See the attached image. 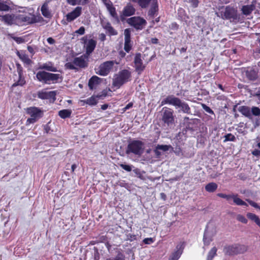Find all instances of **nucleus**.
<instances>
[{
    "instance_id": "nucleus-1",
    "label": "nucleus",
    "mask_w": 260,
    "mask_h": 260,
    "mask_svg": "<svg viewBox=\"0 0 260 260\" xmlns=\"http://www.w3.org/2000/svg\"><path fill=\"white\" fill-rule=\"evenodd\" d=\"M36 78L39 81L42 83L50 84L56 83L59 79H61V76L59 74L39 71L36 74Z\"/></svg>"
},
{
    "instance_id": "nucleus-2",
    "label": "nucleus",
    "mask_w": 260,
    "mask_h": 260,
    "mask_svg": "<svg viewBox=\"0 0 260 260\" xmlns=\"http://www.w3.org/2000/svg\"><path fill=\"white\" fill-rule=\"evenodd\" d=\"M144 144L139 140H133L129 143L126 150V153L129 154L133 153L135 155L140 156L144 152Z\"/></svg>"
},
{
    "instance_id": "nucleus-3",
    "label": "nucleus",
    "mask_w": 260,
    "mask_h": 260,
    "mask_svg": "<svg viewBox=\"0 0 260 260\" xmlns=\"http://www.w3.org/2000/svg\"><path fill=\"white\" fill-rule=\"evenodd\" d=\"M216 233V228L213 226H207L203 237L204 246L203 248L204 249H207L211 242L214 240Z\"/></svg>"
},
{
    "instance_id": "nucleus-4",
    "label": "nucleus",
    "mask_w": 260,
    "mask_h": 260,
    "mask_svg": "<svg viewBox=\"0 0 260 260\" xmlns=\"http://www.w3.org/2000/svg\"><path fill=\"white\" fill-rule=\"evenodd\" d=\"M131 76V73L126 70L119 72L115 75L113 79V85L119 88L124 83L127 82Z\"/></svg>"
},
{
    "instance_id": "nucleus-5",
    "label": "nucleus",
    "mask_w": 260,
    "mask_h": 260,
    "mask_svg": "<svg viewBox=\"0 0 260 260\" xmlns=\"http://www.w3.org/2000/svg\"><path fill=\"white\" fill-rule=\"evenodd\" d=\"M27 113L30 115V118L26 120V124L34 123L36 122L39 119L42 117L43 111L40 109L31 107L27 109Z\"/></svg>"
},
{
    "instance_id": "nucleus-6",
    "label": "nucleus",
    "mask_w": 260,
    "mask_h": 260,
    "mask_svg": "<svg viewBox=\"0 0 260 260\" xmlns=\"http://www.w3.org/2000/svg\"><path fill=\"white\" fill-rule=\"evenodd\" d=\"M217 16L223 19H236L237 18V10L233 7L227 6L222 8L218 13H216Z\"/></svg>"
},
{
    "instance_id": "nucleus-7",
    "label": "nucleus",
    "mask_w": 260,
    "mask_h": 260,
    "mask_svg": "<svg viewBox=\"0 0 260 260\" xmlns=\"http://www.w3.org/2000/svg\"><path fill=\"white\" fill-rule=\"evenodd\" d=\"M115 63H118L113 60L106 61L95 69V73L101 76H106L110 73Z\"/></svg>"
},
{
    "instance_id": "nucleus-8",
    "label": "nucleus",
    "mask_w": 260,
    "mask_h": 260,
    "mask_svg": "<svg viewBox=\"0 0 260 260\" xmlns=\"http://www.w3.org/2000/svg\"><path fill=\"white\" fill-rule=\"evenodd\" d=\"M127 22L136 29H142L146 24V21L140 17H133L128 18Z\"/></svg>"
},
{
    "instance_id": "nucleus-9",
    "label": "nucleus",
    "mask_w": 260,
    "mask_h": 260,
    "mask_svg": "<svg viewBox=\"0 0 260 260\" xmlns=\"http://www.w3.org/2000/svg\"><path fill=\"white\" fill-rule=\"evenodd\" d=\"M56 94L55 91H47L46 89H43L38 92V97L41 99L54 101L55 99Z\"/></svg>"
},
{
    "instance_id": "nucleus-10",
    "label": "nucleus",
    "mask_w": 260,
    "mask_h": 260,
    "mask_svg": "<svg viewBox=\"0 0 260 260\" xmlns=\"http://www.w3.org/2000/svg\"><path fill=\"white\" fill-rule=\"evenodd\" d=\"M35 18L30 14H20L17 16V24L21 25L22 23L29 24L34 22Z\"/></svg>"
},
{
    "instance_id": "nucleus-11",
    "label": "nucleus",
    "mask_w": 260,
    "mask_h": 260,
    "mask_svg": "<svg viewBox=\"0 0 260 260\" xmlns=\"http://www.w3.org/2000/svg\"><path fill=\"white\" fill-rule=\"evenodd\" d=\"M163 111V121L168 125L170 124H172L174 120L173 111L171 109L167 107L164 108Z\"/></svg>"
},
{
    "instance_id": "nucleus-12",
    "label": "nucleus",
    "mask_w": 260,
    "mask_h": 260,
    "mask_svg": "<svg viewBox=\"0 0 260 260\" xmlns=\"http://www.w3.org/2000/svg\"><path fill=\"white\" fill-rule=\"evenodd\" d=\"M181 100L174 95H169L165 99L163 100L161 102V105L163 106L165 104H169L175 106L177 108Z\"/></svg>"
},
{
    "instance_id": "nucleus-13",
    "label": "nucleus",
    "mask_w": 260,
    "mask_h": 260,
    "mask_svg": "<svg viewBox=\"0 0 260 260\" xmlns=\"http://www.w3.org/2000/svg\"><path fill=\"white\" fill-rule=\"evenodd\" d=\"M0 20L3 21L7 25L17 24V16H15L13 14H6L0 16Z\"/></svg>"
},
{
    "instance_id": "nucleus-14",
    "label": "nucleus",
    "mask_w": 260,
    "mask_h": 260,
    "mask_svg": "<svg viewBox=\"0 0 260 260\" xmlns=\"http://www.w3.org/2000/svg\"><path fill=\"white\" fill-rule=\"evenodd\" d=\"M134 64L136 70L139 73H140L145 69V66L143 63L141 55L140 53L136 54L135 57Z\"/></svg>"
},
{
    "instance_id": "nucleus-15",
    "label": "nucleus",
    "mask_w": 260,
    "mask_h": 260,
    "mask_svg": "<svg viewBox=\"0 0 260 260\" xmlns=\"http://www.w3.org/2000/svg\"><path fill=\"white\" fill-rule=\"evenodd\" d=\"M81 12L82 8L81 7H77L73 11L67 15V20L69 22L73 21L81 15Z\"/></svg>"
},
{
    "instance_id": "nucleus-16",
    "label": "nucleus",
    "mask_w": 260,
    "mask_h": 260,
    "mask_svg": "<svg viewBox=\"0 0 260 260\" xmlns=\"http://www.w3.org/2000/svg\"><path fill=\"white\" fill-rule=\"evenodd\" d=\"M131 30L126 28L124 30V47L125 51L128 52L131 49L132 45L131 43Z\"/></svg>"
},
{
    "instance_id": "nucleus-17",
    "label": "nucleus",
    "mask_w": 260,
    "mask_h": 260,
    "mask_svg": "<svg viewBox=\"0 0 260 260\" xmlns=\"http://www.w3.org/2000/svg\"><path fill=\"white\" fill-rule=\"evenodd\" d=\"M135 9L133 6L131 4L128 3L124 7L122 11L121 17L133 15L135 14Z\"/></svg>"
},
{
    "instance_id": "nucleus-18",
    "label": "nucleus",
    "mask_w": 260,
    "mask_h": 260,
    "mask_svg": "<svg viewBox=\"0 0 260 260\" xmlns=\"http://www.w3.org/2000/svg\"><path fill=\"white\" fill-rule=\"evenodd\" d=\"M51 5V0H47L43 5L41 8V12L42 15L46 17L49 18L51 16V14L49 10V8Z\"/></svg>"
},
{
    "instance_id": "nucleus-19",
    "label": "nucleus",
    "mask_w": 260,
    "mask_h": 260,
    "mask_svg": "<svg viewBox=\"0 0 260 260\" xmlns=\"http://www.w3.org/2000/svg\"><path fill=\"white\" fill-rule=\"evenodd\" d=\"M38 69L45 70L49 72H56L57 69L51 62H47L39 66Z\"/></svg>"
},
{
    "instance_id": "nucleus-20",
    "label": "nucleus",
    "mask_w": 260,
    "mask_h": 260,
    "mask_svg": "<svg viewBox=\"0 0 260 260\" xmlns=\"http://www.w3.org/2000/svg\"><path fill=\"white\" fill-rule=\"evenodd\" d=\"M85 47L87 54H90L94 49L96 45V41L93 39L89 40L87 42H84Z\"/></svg>"
},
{
    "instance_id": "nucleus-21",
    "label": "nucleus",
    "mask_w": 260,
    "mask_h": 260,
    "mask_svg": "<svg viewBox=\"0 0 260 260\" xmlns=\"http://www.w3.org/2000/svg\"><path fill=\"white\" fill-rule=\"evenodd\" d=\"M176 248L177 250L171 255L169 260H178L180 257L183 249L182 245H177Z\"/></svg>"
},
{
    "instance_id": "nucleus-22",
    "label": "nucleus",
    "mask_w": 260,
    "mask_h": 260,
    "mask_svg": "<svg viewBox=\"0 0 260 260\" xmlns=\"http://www.w3.org/2000/svg\"><path fill=\"white\" fill-rule=\"evenodd\" d=\"M16 54L24 63L26 64H30L31 62L30 59L23 51H17Z\"/></svg>"
},
{
    "instance_id": "nucleus-23",
    "label": "nucleus",
    "mask_w": 260,
    "mask_h": 260,
    "mask_svg": "<svg viewBox=\"0 0 260 260\" xmlns=\"http://www.w3.org/2000/svg\"><path fill=\"white\" fill-rule=\"evenodd\" d=\"M246 76L248 79L255 80L257 78V72L252 68H248L246 71Z\"/></svg>"
},
{
    "instance_id": "nucleus-24",
    "label": "nucleus",
    "mask_w": 260,
    "mask_h": 260,
    "mask_svg": "<svg viewBox=\"0 0 260 260\" xmlns=\"http://www.w3.org/2000/svg\"><path fill=\"white\" fill-rule=\"evenodd\" d=\"M237 244L228 246L224 248V252L229 255L237 254Z\"/></svg>"
},
{
    "instance_id": "nucleus-25",
    "label": "nucleus",
    "mask_w": 260,
    "mask_h": 260,
    "mask_svg": "<svg viewBox=\"0 0 260 260\" xmlns=\"http://www.w3.org/2000/svg\"><path fill=\"white\" fill-rule=\"evenodd\" d=\"M98 96H92L90 98L81 101V102H83L84 104H88L90 106H93L98 103Z\"/></svg>"
},
{
    "instance_id": "nucleus-26",
    "label": "nucleus",
    "mask_w": 260,
    "mask_h": 260,
    "mask_svg": "<svg viewBox=\"0 0 260 260\" xmlns=\"http://www.w3.org/2000/svg\"><path fill=\"white\" fill-rule=\"evenodd\" d=\"M255 6L253 4L250 5H246L242 7V13L245 15H249L254 9Z\"/></svg>"
},
{
    "instance_id": "nucleus-27",
    "label": "nucleus",
    "mask_w": 260,
    "mask_h": 260,
    "mask_svg": "<svg viewBox=\"0 0 260 260\" xmlns=\"http://www.w3.org/2000/svg\"><path fill=\"white\" fill-rule=\"evenodd\" d=\"M232 199H233L234 203L237 205L245 206H248L247 204L240 199L237 194H233Z\"/></svg>"
},
{
    "instance_id": "nucleus-28",
    "label": "nucleus",
    "mask_w": 260,
    "mask_h": 260,
    "mask_svg": "<svg viewBox=\"0 0 260 260\" xmlns=\"http://www.w3.org/2000/svg\"><path fill=\"white\" fill-rule=\"evenodd\" d=\"M100 78L97 76H93L89 81L88 86L91 89L95 88V85L99 82Z\"/></svg>"
},
{
    "instance_id": "nucleus-29",
    "label": "nucleus",
    "mask_w": 260,
    "mask_h": 260,
    "mask_svg": "<svg viewBox=\"0 0 260 260\" xmlns=\"http://www.w3.org/2000/svg\"><path fill=\"white\" fill-rule=\"evenodd\" d=\"M74 63L75 66L80 67H84L86 64L84 58L82 56L80 57H76L74 60Z\"/></svg>"
},
{
    "instance_id": "nucleus-30",
    "label": "nucleus",
    "mask_w": 260,
    "mask_h": 260,
    "mask_svg": "<svg viewBox=\"0 0 260 260\" xmlns=\"http://www.w3.org/2000/svg\"><path fill=\"white\" fill-rule=\"evenodd\" d=\"M239 111L247 117H250L251 116V110L248 107L241 106L239 108Z\"/></svg>"
},
{
    "instance_id": "nucleus-31",
    "label": "nucleus",
    "mask_w": 260,
    "mask_h": 260,
    "mask_svg": "<svg viewBox=\"0 0 260 260\" xmlns=\"http://www.w3.org/2000/svg\"><path fill=\"white\" fill-rule=\"evenodd\" d=\"M246 215L249 219L255 222V223L260 227V219L256 215L248 212L247 213Z\"/></svg>"
},
{
    "instance_id": "nucleus-32",
    "label": "nucleus",
    "mask_w": 260,
    "mask_h": 260,
    "mask_svg": "<svg viewBox=\"0 0 260 260\" xmlns=\"http://www.w3.org/2000/svg\"><path fill=\"white\" fill-rule=\"evenodd\" d=\"M104 28L111 36H114L117 34V31L111 26V24L107 23L103 25Z\"/></svg>"
},
{
    "instance_id": "nucleus-33",
    "label": "nucleus",
    "mask_w": 260,
    "mask_h": 260,
    "mask_svg": "<svg viewBox=\"0 0 260 260\" xmlns=\"http://www.w3.org/2000/svg\"><path fill=\"white\" fill-rule=\"evenodd\" d=\"M217 248L215 246H213L208 252L206 260H213L214 256L216 255Z\"/></svg>"
},
{
    "instance_id": "nucleus-34",
    "label": "nucleus",
    "mask_w": 260,
    "mask_h": 260,
    "mask_svg": "<svg viewBox=\"0 0 260 260\" xmlns=\"http://www.w3.org/2000/svg\"><path fill=\"white\" fill-rule=\"evenodd\" d=\"M178 108H181V111L185 113H189L190 112V108L187 104L181 101L180 104H179Z\"/></svg>"
},
{
    "instance_id": "nucleus-35",
    "label": "nucleus",
    "mask_w": 260,
    "mask_h": 260,
    "mask_svg": "<svg viewBox=\"0 0 260 260\" xmlns=\"http://www.w3.org/2000/svg\"><path fill=\"white\" fill-rule=\"evenodd\" d=\"M71 110L68 109L62 110L58 112L59 116L63 119L69 117L71 116Z\"/></svg>"
},
{
    "instance_id": "nucleus-36",
    "label": "nucleus",
    "mask_w": 260,
    "mask_h": 260,
    "mask_svg": "<svg viewBox=\"0 0 260 260\" xmlns=\"http://www.w3.org/2000/svg\"><path fill=\"white\" fill-rule=\"evenodd\" d=\"M217 188V185L215 183H210L206 185L205 189L206 191L212 192H214Z\"/></svg>"
},
{
    "instance_id": "nucleus-37",
    "label": "nucleus",
    "mask_w": 260,
    "mask_h": 260,
    "mask_svg": "<svg viewBox=\"0 0 260 260\" xmlns=\"http://www.w3.org/2000/svg\"><path fill=\"white\" fill-rule=\"evenodd\" d=\"M151 7L149 11V15H154L157 10V4L156 0H153L152 2Z\"/></svg>"
},
{
    "instance_id": "nucleus-38",
    "label": "nucleus",
    "mask_w": 260,
    "mask_h": 260,
    "mask_svg": "<svg viewBox=\"0 0 260 260\" xmlns=\"http://www.w3.org/2000/svg\"><path fill=\"white\" fill-rule=\"evenodd\" d=\"M18 74H19V79L16 83H15L13 84V86H16L17 85L22 86L23 85H24L25 83L24 79L22 77L20 70L18 71Z\"/></svg>"
},
{
    "instance_id": "nucleus-39",
    "label": "nucleus",
    "mask_w": 260,
    "mask_h": 260,
    "mask_svg": "<svg viewBox=\"0 0 260 260\" xmlns=\"http://www.w3.org/2000/svg\"><path fill=\"white\" fill-rule=\"evenodd\" d=\"M237 254L243 253L247 250V247L244 245L237 244Z\"/></svg>"
},
{
    "instance_id": "nucleus-40",
    "label": "nucleus",
    "mask_w": 260,
    "mask_h": 260,
    "mask_svg": "<svg viewBox=\"0 0 260 260\" xmlns=\"http://www.w3.org/2000/svg\"><path fill=\"white\" fill-rule=\"evenodd\" d=\"M10 9V7L8 4H6V2L5 3L4 2H2L0 1V11H8Z\"/></svg>"
},
{
    "instance_id": "nucleus-41",
    "label": "nucleus",
    "mask_w": 260,
    "mask_h": 260,
    "mask_svg": "<svg viewBox=\"0 0 260 260\" xmlns=\"http://www.w3.org/2000/svg\"><path fill=\"white\" fill-rule=\"evenodd\" d=\"M255 116H260V109L257 107H252L251 110V113Z\"/></svg>"
},
{
    "instance_id": "nucleus-42",
    "label": "nucleus",
    "mask_w": 260,
    "mask_h": 260,
    "mask_svg": "<svg viewBox=\"0 0 260 260\" xmlns=\"http://www.w3.org/2000/svg\"><path fill=\"white\" fill-rule=\"evenodd\" d=\"M106 260H125V256L120 252L115 257L107 258Z\"/></svg>"
},
{
    "instance_id": "nucleus-43",
    "label": "nucleus",
    "mask_w": 260,
    "mask_h": 260,
    "mask_svg": "<svg viewBox=\"0 0 260 260\" xmlns=\"http://www.w3.org/2000/svg\"><path fill=\"white\" fill-rule=\"evenodd\" d=\"M217 196L219 197L225 199L227 201H229L232 199L233 197V194H226L222 193H218Z\"/></svg>"
},
{
    "instance_id": "nucleus-44",
    "label": "nucleus",
    "mask_w": 260,
    "mask_h": 260,
    "mask_svg": "<svg viewBox=\"0 0 260 260\" xmlns=\"http://www.w3.org/2000/svg\"><path fill=\"white\" fill-rule=\"evenodd\" d=\"M236 219L240 222L243 223H247L248 222L247 219L242 215L238 214L236 216Z\"/></svg>"
},
{
    "instance_id": "nucleus-45",
    "label": "nucleus",
    "mask_w": 260,
    "mask_h": 260,
    "mask_svg": "<svg viewBox=\"0 0 260 260\" xmlns=\"http://www.w3.org/2000/svg\"><path fill=\"white\" fill-rule=\"evenodd\" d=\"M171 148L170 145H158L157 146V148L159 149V150H162V151H167L169 150V148Z\"/></svg>"
},
{
    "instance_id": "nucleus-46",
    "label": "nucleus",
    "mask_w": 260,
    "mask_h": 260,
    "mask_svg": "<svg viewBox=\"0 0 260 260\" xmlns=\"http://www.w3.org/2000/svg\"><path fill=\"white\" fill-rule=\"evenodd\" d=\"M224 138H225V140H224V142H226V141H234L236 139V138L232 134H228L227 135H226L225 136H224Z\"/></svg>"
},
{
    "instance_id": "nucleus-47",
    "label": "nucleus",
    "mask_w": 260,
    "mask_h": 260,
    "mask_svg": "<svg viewBox=\"0 0 260 260\" xmlns=\"http://www.w3.org/2000/svg\"><path fill=\"white\" fill-rule=\"evenodd\" d=\"M67 3L72 6H75L77 5H80L81 0H67Z\"/></svg>"
},
{
    "instance_id": "nucleus-48",
    "label": "nucleus",
    "mask_w": 260,
    "mask_h": 260,
    "mask_svg": "<svg viewBox=\"0 0 260 260\" xmlns=\"http://www.w3.org/2000/svg\"><path fill=\"white\" fill-rule=\"evenodd\" d=\"M108 11L112 17H115L116 16L115 8L113 6L108 9Z\"/></svg>"
},
{
    "instance_id": "nucleus-49",
    "label": "nucleus",
    "mask_w": 260,
    "mask_h": 260,
    "mask_svg": "<svg viewBox=\"0 0 260 260\" xmlns=\"http://www.w3.org/2000/svg\"><path fill=\"white\" fill-rule=\"evenodd\" d=\"M75 66V65L74 64V62H67L65 64L66 68L67 69H75L76 67Z\"/></svg>"
},
{
    "instance_id": "nucleus-50",
    "label": "nucleus",
    "mask_w": 260,
    "mask_h": 260,
    "mask_svg": "<svg viewBox=\"0 0 260 260\" xmlns=\"http://www.w3.org/2000/svg\"><path fill=\"white\" fill-rule=\"evenodd\" d=\"M143 241L145 244H150L153 243L154 240L152 238H145Z\"/></svg>"
},
{
    "instance_id": "nucleus-51",
    "label": "nucleus",
    "mask_w": 260,
    "mask_h": 260,
    "mask_svg": "<svg viewBox=\"0 0 260 260\" xmlns=\"http://www.w3.org/2000/svg\"><path fill=\"white\" fill-rule=\"evenodd\" d=\"M120 167L126 171L130 172L132 171V167L129 165L121 164Z\"/></svg>"
},
{
    "instance_id": "nucleus-52",
    "label": "nucleus",
    "mask_w": 260,
    "mask_h": 260,
    "mask_svg": "<svg viewBox=\"0 0 260 260\" xmlns=\"http://www.w3.org/2000/svg\"><path fill=\"white\" fill-rule=\"evenodd\" d=\"M85 32V28L83 26L80 27L78 30L75 31V33L80 35H82Z\"/></svg>"
},
{
    "instance_id": "nucleus-53",
    "label": "nucleus",
    "mask_w": 260,
    "mask_h": 260,
    "mask_svg": "<svg viewBox=\"0 0 260 260\" xmlns=\"http://www.w3.org/2000/svg\"><path fill=\"white\" fill-rule=\"evenodd\" d=\"M17 43L20 44L24 42V40L21 37H13L12 38Z\"/></svg>"
},
{
    "instance_id": "nucleus-54",
    "label": "nucleus",
    "mask_w": 260,
    "mask_h": 260,
    "mask_svg": "<svg viewBox=\"0 0 260 260\" xmlns=\"http://www.w3.org/2000/svg\"><path fill=\"white\" fill-rule=\"evenodd\" d=\"M247 202H248V203L251 205L252 206V207L257 209L258 208H259V206L257 204H256V203L254 202L253 201H251V200H247Z\"/></svg>"
},
{
    "instance_id": "nucleus-55",
    "label": "nucleus",
    "mask_w": 260,
    "mask_h": 260,
    "mask_svg": "<svg viewBox=\"0 0 260 260\" xmlns=\"http://www.w3.org/2000/svg\"><path fill=\"white\" fill-rule=\"evenodd\" d=\"M203 107L206 112H207L210 114H213V111L209 107H208L205 105H203Z\"/></svg>"
},
{
    "instance_id": "nucleus-56",
    "label": "nucleus",
    "mask_w": 260,
    "mask_h": 260,
    "mask_svg": "<svg viewBox=\"0 0 260 260\" xmlns=\"http://www.w3.org/2000/svg\"><path fill=\"white\" fill-rule=\"evenodd\" d=\"M189 2L193 7H197L198 5V0H189Z\"/></svg>"
},
{
    "instance_id": "nucleus-57",
    "label": "nucleus",
    "mask_w": 260,
    "mask_h": 260,
    "mask_svg": "<svg viewBox=\"0 0 260 260\" xmlns=\"http://www.w3.org/2000/svg\"><path fill=\"white\" fill-rule=\"evenodd\" d=\"M252 154L256 156H259L260 155V150L255 149L252 152Z\"/></svg>"
},
{
    "instance_id": "nucleus-58",
    "label": "nucleus",
    "mask_w": 260,
    "mask_h": 260,
    "mask_svg": "<svg viewBox=\"0 0 260 260\" xmlns=\"http://www.w3.org/2000/svg\"><path fill=\"white\" fill-rule=\"evenodd\" d=\"M128 238L129 240L133 241L136 239V236L135 235L128 234Z\"/></svg>"
},
{
    "instance_id": "nucleus-59",
    "label": "nucleus",
    "mask_w": 260,
    "mask_h": 260,
    "mask_svg": "<svg viewBox=\"0 0 260 260\" xmlns=\"http://www.w3.org/2000/svg\"><path fill=\"white\" fill-rule=\"evenodd\" d=\"M105 5L106 6L107 10L113 6L111 1L108 2V3H106Z\"/></svg>"
},
{
    "instance_id": "nucleus-60",
    "label": "nucleus",
    "mask_w": 260,
    "mask_h": 260,
    "mask_svg": "<svg viewBox=\"0 0 260 260\" xmlns=\"http://www.w3.org/2000/svg\"><path fill=\"white\" fill-rule=\"evenodd\" d=\"M132 106H133V103H129L123 108V110L125 111L127 110V109H129L131 107H132Z\"/></svg>"
},
{
    "instance_id": "nucleus-61",
    "label": "nucleus",
    "mask_w": 260,
    "mask_h": 260,
    "mask_svg": "<svg viewBox=\"0 0 260 260\" xmlns=\"http://www.w3.org/2000/svg\"><path fill=\"white\" fill-rule=\"evenodd\" d=\"M48 43L50 44H53L55 42L54 40L52 38H48L47 40Z\"/></svg>"
},
{
    "instance_id": "nucleus-62",
    "label": "nucleus",
    "mask_w": 260,
    "mask_h": 260,
    "mask_svg": "<svg viewBox=\"0 0 260 260\" xmlns=\"http://www.w3.org/2000/svg\"><path fill=\"white\" fill-rule=\"evenodd\" d=\"M154 152L157 156H159L161 154V153L159 151V149L157 148V146L156 147V149L154 150Z\"/></svg>"
},
{
    "instance_id": "nucleus-63",
    "label": "nucleus",
    "mask_w": 260,
    "mask_h": 260,
    "mask_svg": "<svg viewBox=\"0 0 260 260\" xmlns=\"http://www.w3.org/2000/svg\"><path fill=\"white\" fill-rule=\"evenodd\" d=\"M100 39L101 41H104L106 39V36L104 34H101L100 35Z\"/></svg>"
},
{
    "instance_id": "nucleus-64",
    "label": "nucleus",
    "mask_w": 260,
    "mask_h": 260,
    "mask_svg": "<svg viewBox=\"0 0 260 260\" xmlns=\"http://www.w3.org/2000/svg\"><path fill=\"white\" fill-rule=\"evenodd\" d=\"M27 49H28V51H29L30 53H31V54H33V53H34V49H33V48H32L31 47H30V46H28V47H27Z\"/></svg>"
}]
</instances>
